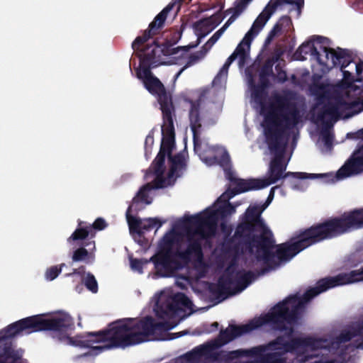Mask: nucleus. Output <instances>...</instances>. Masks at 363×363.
Instances as JSON below:
<instances>
[{
    "label": "nucleus",
    "mask_w": 363,
    "mask_h": 363,
    "mask_svg": "<svg viewBox=\"0 0 363 363\" xmlns=\"http://www.w3.org/2000/svg\"><path fill=\"white\" fill-rule=\"evenodd\" d=\"M234 196L225 191L213 206L202 213L179 220L160 241L157 253L151 257L155 273L169 277L192 262L198 277L206 272L208 266L203 261L201 245L216 232L218 223L235 213V207L228 201Z\"/></svg>",
    "instance_id": "obj_1"
},
{
    "label": "nucleus",
    "mask_w": 363,
    "mask_h": 363,
    "mask_svg": "<svg viewBox=\"0 0 363 363\" xmlns=\"http://www.w3.org/2000/svg\"><path fill=\"white\" fill-rule=\"evenodd\" d=\"M152 304L156 315L163 321L155 322L150 317L123 319L111 324L105 332L89 333L74 339L66 337L65 341L68 345L90 348V354H97L112 347H125L149 340H165L162 332L174 328L181 319L194 312V305L188 297L174 294L170 289L156 294Z\"/></svg>",
    "instance_id": "obj_2"
},
{
    "label": "nucleus",
    "mask_w": 363,
    "mask_h": 363,
    "mask_svg": "<svg viewBox=\"0 0 363 363\" xmlns=\"http://www.w3.org/2000/svg\"><path fill=\"white\" fill-rule=\"evenodd\" d=\"M260 116L262 117V126L266 136L271 154L274 159L271 162L268 176L260 179H241L233 172H228L226 167L229 162V155L223 147H208L207 145L198 147L201 160L207 165L219 164L226 172V176L230 181V186L237 193L250 190H258L267 187L282 178L286 169V162L283 158L286 146V140L282 132L298 123L296 111L287 112L279 102H268L261 106Z\"/></svg>",
    "instance_id": "obj_3"
},
{
    "label": "nucleus",
    "mask_w": 363,
    "mask_h": 363,
    "mask_svg": "<svg viewBox=\"0 0 363 363\" xmlns=\"http://www.w3.org/2000/svg\"><path fill=\"white\" fill-rule=\"evenodd\" d=\"M322 72L340 65L343 74V96L335 107L327 109L323 119L332 123L339 118H348L363 111V63L350 60L341 51L325 48L315 57Z\"/></svg>",
    "instance_id": "obj_4"
},
{
    "label": "nucleus",
    "mask_w": 363,
    "mask_h": 363,
    "mask_svg": "<svg viewBox=\"0 0 363 363\" xmlns=\"http://www.w3.org/2000/svg\"><path fill=\"white\" fill-rule=\"evenodd\" d=\"M275 189L277 186L272 188L267 200L263 205H255L248 208L244 222L238 228V233L246 230L252 236L247 252L249 257L252 260L255 259L267 264L271 269L294 257H290V252L296 247L294 242L302 235L301 233L298 237L292 238L289 242L276 246L273 245L272 233L260 218V213L273 200Z\"/></svg>",
    "instance_id": "obj_5"
},
{
    "label": "nucleus",
    "mask_w": 363,
    "mask_h": 363,
    "mask_svg": "<svg viewBox=\"0 0 363 363\" xmlns=\"http://www.w3.org/2000/svg\"><path fill=\"white\" fill-rule=\"evenodd\" d=\"M145 39L138 38L133 43V50L138 52L140 65L136 73L138 79H141L150 93L157 97L163 113L164 123L162 126V148L174 143V129L172 118V104L165 94L162 82L150 72V69L158 66L157 61L153 59L150 53L154 55L160 49L155 45H144Z\"/></svg>",
    "instance_id": "obj_6"
},
{
    "label": "nucleus",
    "mask_w": 363,
    "mask_h": 363,
    "mask_svg": "<svg viewBox=\"0 0 363 363\" xmlns=\"http://www.w3.org/2000/svg\"><path fill=\"white\" fill-rule=\"evenodd\" d=\"M186 155L184 151L176 153L174 143L167 145L164 150L161 143L160 151L151 167V173L147 176L152 179L155 184H148L140 189L131 204L134 205L133 211L141 208L140 204L151 203L155 188L166 187L174 184L185 169Z\"/></svg>",
    "instance_id": "obj_7"
},
{
    "label": "nucleus",
    "mask_w": 363,
    "mask_h": 363,
    "mask_svg": "<svg viewBox=\"0 0 363 363\" xmlns=\"http://www.w3.org/2000/svg\"><path fill=\"white\" fill-rule=\"evenodd\" d=\"M362 227L363 208L345 212L338 218L315 225L303 232L300 238L294 242L296 247L290 252V257L316 242Z\"/></svg>",
    "instance_id": "obj_8"
},
{
    "label": "nucleus",
    "mask_w": 363,
    "mask_h": 363,
    "mask_svg": "<svg viewBox=\"0 0 363 363\" xmlns=\"http://www.w3.org/2000/svg\"><path fill=\"white\" fill-rule=\"evenodd\" d=\"M250 1V0L238 1L234 10L235 13L230 16L225 25L211 38V39L203 46V49L199 52L194 55L189 52V47L193 48L195 45H189L185 47H174L172 45H169L162 48L155 44H152V45H155L159 48L160 51L158 52H156L155 55L153 53H150V55L154 60L157 61V64L159 65L174 64L180 65H184L177 73L176 77H178L186 68L204 57L207 52L220 38L226 28L245 10V7ZM147 45L149 46L150 45L149 44Z\"/></svg>",
    "instance_id": "obj_9"
},
{
    "label": "nucleus",
    "mask_w": 363,
    "mask_h": 363,
    "mask_svg": "<svg viewBox=\"0 0 363 363\" xmlns=\"http://www.w3.org/2000/svg\"><path fill=\"white\" fill-rule=\"evenodd\" d=\"M73 324L71 317L66 313H57L51 316L39 315L22 319L10 325L0 332V350L5 345V341L17 335L52 330L56 332L65 331Z\"/></svg>",
    "instance_id": "obj_10"
},
{
    "label": "nucleus",
    "mask_w": 363,
    "mask_h": 363,
    "mask_svg": "<svg viewBox=\"0 0 363 363\" xmlns=\"http://www.w3.org/2000/svg\"><path fill=\"white\" fill-rule=\"evenodd\" d=\"M239 0H237L234 8L228 10L226 12L228 14L232 13L231 16L235 13V8ZM252 1L250 0L246 6ZM303 0H271L269 3L266 6L264 9L257 16L252 23L250 29L247 32L242 38V41L238 45L234 53L228 59L227 62L224 65L223 69L220 72L214 82H217L220 79H225L227 75V67L233 62V60L237 57L240 59V63H242L245 58L247 57L250 49V45L253 39L259 34V33L263 29L267 22L269 21L276 9L284 4H291L295 5L298 8ZM247 7H245L246 9Z\"/></svg>",
    "instance_id": "obj_11"
},
{
    "label": "nucleus",
    "mask_w": 363,
    "mask_h": 363,
    "mask_svg": "<svg viewBox=\"0 0 363 363\" xmlns=\"http://www.w3.org/2000/svg\"><path fill=\"white\" fill-rule=\"evenodd\" d=\"M363 172V144L360 145L359 148L354 152L352 155L348 159L344 165L336 172L333 174H309L306 176L303 173H291V174L298 179L297 186L304 187L306 182L303 180L306 178H323L325 182H335L336 181L343 180L348 177L359 174Z\"/></svg>",
    "instance_id": "obj_12"
},
{
    "label": "nucleus",
    "mask_w": 363,
    "mask_h": 363,
    "mask_svg": "<svg viewBox=\"0 0 363 363\" xmlns=\"http://www.w3.org/2000/svg\"><path fill=\"white\" fill-rule=\"evenodd\" d=\"M253 274L240 270L235 264L230 265L220 279V292L236 294L243 291L252 281Z\"/></svg>",
    "instance_id": "obj_13"
},
{
    "label": "nucleus",
    "mask_w": 363,
    "mask_h": 363,
    "mask_svg": "<svg viewBox=\"0 0 363 363\" xmlns=\"http://www.w3.org/2000/svg\"><path fill=\"white\" fill-rule=\"evenodd\" d=\"M134 205H130L126 213V218L128 223L130 232L133 235L134 239L138 242L140 245L142 243V236L145 231H148L156 228L157 230L162 225V223L157 218H147L139 220L132 216Z\"/></svg>",
    "instance_id": "obj_14"
},
{
    "label": "nucleus",
    "mask_w": 363,
    "mask_h": 363,
    "mask_svg": "<svg viewBox=\"0 0 363 363\" xmlns=\"http://www.w3.org/2000/svg\"><path fill=\"white\" fill-rule=\"evenodd\" d=\"M223 18L221 13H218L208 18L197 22L194 30L198 40L211 32Z\"/></svg>",
    "instance_id": "obj_15"
},
{
    "label": "nucleus",
    "mask_w": 363,
    "mask_h": 363,
    "mask_svg": "<svg viewBox=\"0 0 363 363\" xmlns=\"http://www.w3.org/2000/svg\"><path fill=\"white\" fill-rule=\"evenodd\" d=\"M189 117L191 130L194 135L196 136L201 126L203 120L202 103L201 101L191 103Z\"/></svg>",
    "instance_id": "obj_16"
},
{
    "label": "nucleus",
    "mask_w": 363,
    "mask_h": 363,
    "mask_svg": "<svg viewBox=\"0 0 363 363\" xmlns=\"http://www.w3.org/2000/svg\"><path fill=\"white\" fill-rule=\"evenodd\" d=\"M291 24V19L288 17L281 18L270 32V37H273L282 30H287Z\"/></svg>",
    "instance_id": "obj_17"
},
{
    "label": "nucleus",
    "mask_w": 363,
    "mask_h": 363,
    "mask_svg": "<svg viewBox=\"0 0 363 363\" xmlns=\"http://www.w3.org/2000/svg\"><path fill=\"white\" fill-rule=\"evenodd\" d=\"M315 44V42L314 40H309L303 43L298 48V52H300V55L310 54L311 55L316 57V56L318 55V51Z\"/></svg>",
    "instance_id": "obj_18"
},
{
    "label": "nucleus",
    "mask_w": 363,
    "mask_h": 363,
    "mask_svg": "<svg viewBox=\"0 0 363 363\" xmlns=\"http://www.w3.org/2000/svg\"><path fill=\"white\" fill-rule=\"evenodd\" d=\"M173 5H168L164 9L151 23L150 26L152 29L160 28L165 20L167 13L172 9Z\"/></svg>",
    "instance_id": "obj_19"
},
{
    "label": "nucleus",
    "mask_w": 363,
    "mask_h": 363,
    "mask_svg": "<svg viewBox=\"0 0 363 363\" xmlns=\"http://www.w3.org/2000/svg\"><path fill=\"white\" fill-rule=\"evenodd\" d=\"M72 259L76 262L82 260L91 262L94 259V255L92 252L89 253L84 248H80L74 252Z\"/></svg>",
    "instance_id": "obj_20"
},
{
    "label": "nucleus",
    "mask_w": 363,
    "mask_h": 363,
    "mask_svg": "<svg viewBox=\"0 0 363 363\" xmlns=\"http://www.w3.org/2000/svg\"><path fill=\"white\" fill-rule=\"evenodd\" d=\"M83 281L86 288L93 293H96L98 291V284L94 275L90 273H86L83 277Z\"/></svg>",
    "instance_id": "obj_21"
},
{
    "label": "nucleus",
    "mask_w": 363,
    "mask_h": 363,
    "mask_svg": "<svg viewBox=\"0 0 363 363\" xmlns=\"http://www.w3.org/2000/svg\"><path fill=\"white\" fill-rule=\"evenodd\" d=\"M63 266L64 264H61L60 267L53 266L48 268L45 273V277L46 280L52 281L53 279H55L61 272L62 267Z\"/></svg>",
    "instance_id": "obj_22"
},
{
    "label": "nucleus",
    "mask_w": 363,
    "mask_h": 363,
    "mask_svg": "<svg viewBox=\"0 0 363 363\" xmlns=\"http://www.w3.org/2000/svg\"><path fill=\"white\" fill-rule=\"evenodd\" d=\"M354 330L352 329V331L350 330L345 331L344 333H342L341 337H340L338 342L347 341L350 339H351L352 337H353L356 335H363V325L361 327L358 328V330H357L355 329V333Z\"/></svg>",
    "instance_id": "obj_23"
},
{
    "label": "nucleus",
    "mask_w": 363,
    "mask_h": 363,
    "mask_svg": "<svg viewBox=\"0 0 363 363\" xmlns=\"http://www.w3.org/2000/svg\"><path fill=\"white\" fill-rule=\"evenodd\" d=\"M79 225V228L73 233V234L69 238V240L83 239L88 235L89 232L82 226V223H80Z\"/></svg>",
    "instance_id": "obj_24"
},
{
    "label": "nucleus",
    "mask_w": 363,
    "mask_h": 363,
    "mask_svg": "<svg viewBox=\"0 0 363 363\" xmlns=\"http://www.w3.org/2000/svg\"><path fill=\"white\" fill-rule=\"evenodd\" d=\"M148 264L147 260L131 259L130 266L133 270L139 273L143 272V269Z\"/></svg>",
    "instance_id": "obj_25"
},
{
    "label": "nucleus",
    "mask_w": 363,
    "mask_h": 363,
    "mask_svg": "<svg viewBox=\"0 0 363 363\" xmlns=\"http://www.w3.org/2000/svg\"><path fill=\"white\" fill-rule=\"evenodd\" d=\"M13 351L10 348L5 350L3 356L0 357V363H11L13 361V357H11V353Z\"/></svg>",
    "instance_id": "obj_26"
},
{
    "label": "nucleus",
    "mask_w": 363,
    "mask_h": 363,
    "mask_svg": "<svg viewBox=\"0 0 363 363\" xmlns=\"http://www.w3.org/2000/svg\"><path fill=\"white\" fill-rule=\"evenodd\" d=\"M106 226L105 220L101 218L96 219L93 223V228L99 230L104 229Z\"/></svg>",
    "instance_id": "obj_27"
},
{
    "label": "nucleus",
    "mask_w": 363,
    "mask_h": 363,
    "mask_svg": "<svg viewBox=\"0 0 363 363\" xmlns=\"http://www.w3.org/2000/svg\"><path fill=\"white\" fill-rule=\"evenodd\" d=\"M320 140L321 142L324 143L327 147H329L330 145V141H331V138H330V133L328 132L326 133L322 134L320 138Z\"/></svg>",
    "instance_id": "obj_28"
},
{
    "label": "nucleus",
    "mask_w": 363,
    "mask_h": 363,
    "mask_svg": "<svg viewBox=\"0 0 363 363\" xmlns=\"http://www.w3.org/2000/svg\"><path fill=\"white\" fill-rule=\"evenodd\" d=\"M189 284H190L189 279V278H186V277L182 279L181 280L180 279L177 280V284L179 285V286H181L182 288L186 287Z\"/></svg>",
    "instance_id": "obj_29"
},
{
    "label": "nucleus",
    "mask_w": 363,
    "mask_h": 363,
    "mask_svg": "<svg viewBox=\"0 0 363 363\" xmlns=\"http://www.w3.org/2000/svg\"><path fill=\"white\" fill-rule=\"evenodd\" d=\"M252 100L254 101L255 104H257L259 101H258V97L257 96V94L255 93H252Z\"/></svg>",
    "instance_id": "obj_30"
},
{
    "label": "nucleus",
    "mask_w": 363,
    "mask_h": 363,
    "mask_svg": "<svg viewBox=\"0 0 363 363\" xmlns=\"http://www.w3.org/2000/svg\"><path fill=\"white\" fill-rule=\"evenodd\" d=\"M153 141V139L151 136H147V138H146V143H152Z\"/></svg>",
    "instance_id": "obj_31"
},
{
    "label": "nucleus",
    "mask_w": 363,
    "mask_h": 363,
    "mask_svg": "<svg viewBox=\"0 0 363 363\" xmlns=\"http://www.w3.org/2000/svg\"><path fill=\"white\" fill-rule=\"evenodd\" d=\"M337 344H338V342H333V343H332V347L335 348V345H337Z\"/></svg>",
    "instance_id": "obj_32"
},
{
    "label": "nucleus",
    "mask_w": 363,
    "mask_h": 363,
    "mask_svg": "<svg viewBox=\"0 0 363 363\" xmlns=\"http://www.w3.org/2000/svg\"><path fill=\"white\" fill-rule=\"evenodd\" d=\"M213 325H214V326L217 327V326H218V323H213Z\"/></svg>",
    "instance_id": "obj_33"
},
{
    "label": "nucleus",
    "mask_w": 363,
    "mask_h": 363,
    "mask_svg": "<svg viewBox=\"0 0 363 363\" xmlns=\"http://www.w3.org/2000/svg\"><path fill=\"white\" fill-rule=\"evenodd\" d=\"M223 8L222 5H220L219 10H221Z\"/></svg>",
    "instance_id": "obj_34"
},
{
    "label": "nucleus",
    "mask_w": 363,
    "mask_h": 363,
    "mask_svg": "<svg viewBox=\"0 0 363 363\" xmlns=\"http://www.w3.org/2000/svg\"><path fill=\"white\" fill-rule=\"evenodd\" d=\"M92 245H93V249H94L95 248L94 243H92Z\"/></svg>",
    "instance_id": "obj_35"
}]
</instances>
